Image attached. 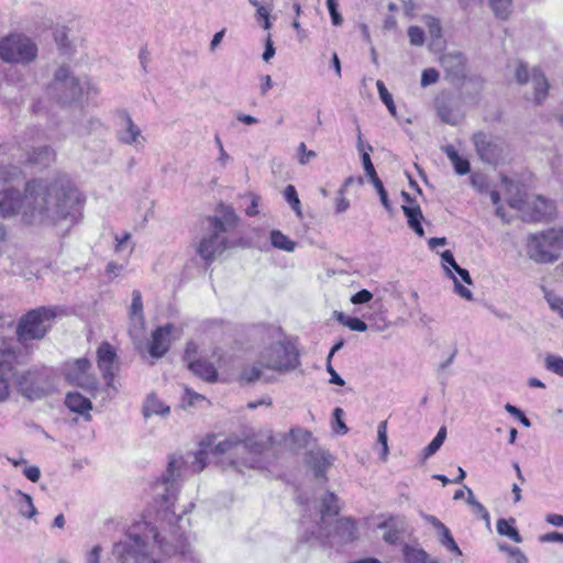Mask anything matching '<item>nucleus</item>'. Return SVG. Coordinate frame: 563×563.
I'll return each mask as SVG.
<instances>
[{"label":"nucleus","instance_id":"obj_1","mask_svg":"<svg viewBox=\"0 0 563 563\" xmlns=\"http://www.w3.org/2000/svg\"><path fill=\"white\" fill-rule=\"evenodd\" d=\"M207 451L200 449L186 456L173 454L168 459L166 470L156 482V489L162 487L164 521L168 525L162 527L164 533L148 522L137 523L120 541L112 547V558L115 563H161L154 559V548L157 547L166 556L179 554L184 559L192 560V549L188 537L177 522L183 520L175 511H169L174 505L180 482L187 474L200 473L206 464Z\"/></svg>","mask_w":563,"mask_h":563},{"label":"nucleus","instance_id":"obj_2","mask_svg":"<svg viewBox=\"0 0 563 563\" xmlns=\"http://www.w3.org/2000/svg\"><path fill=\"white\" fill-rule=\"evenodd\" d=\"M82 205L81 194L65 175L29 180L23 195L12 188L0 191V216L20 213L24 222L34 225H57L75 220Z\"/></svg>","mask_w":563,"mask_h":563},{"label":"nucleus","instance_id":"obj_3","mask_svg":"<svg viewBox=\"0 0 563 563\" xmlns=\"http://www.w3.org/2000/svg\"><path fill=\"white\" fill-rule=\"evenodd\" d=\"M320 522L317 530L312 531V536L318 539L333 538L340 543H347L357 538L356 523L351 518H342L335 521L334 529L331 531L329 526L333 518L340 514L339 498L332 492H322L317 496Z\"/></svg>","mask_w":563,"mask_h":563},{"label":"nucleus","instance_id":"obj_4","mask_svg":"<svg viewBox=\"0 0 563 563\" xmlns=\"http://www.w3.org/2000/svg\"><path fill=\"white\" fill-rule=\"evenodd\" d=\"M236 216L231 208H223L222 218L217 216L208 217L206 228L197 246V254L207 263H212L218 255H221L229 246L225 235L229 228L236 224Z\"/></svg>","mask_w":563,"mask_h":563},{"label":"nucleus","instance_id":"obj_5","mask_svg":"<svg viewBox=\"0 0 563 563\" xmlns=\"http://www.w3.org/2000/svg\"><path fill=\"white\" fill-rule=\"evenodd\" d=\"M65 314L60 306H42L27 311L16 325L19 342L27 345L33 340H42L51 330L55 319Z\"/></svg>","mask_w":563,"mask_h":563},{"label":"nucleus","instance_id":"obj_6","mask_svg":"<svg viewBox=\"0 0 563 563\" xmlns=\"http://www.w3.org/2000/svg\"><path fill=\"white\" fill-rule=\"evenodd\" d=\"M16 365V374L12 375L19 394L30 400H38L49 395L55 389L52 371L46 367H32L20 371Z\"/></svg>","mask_w":563,"mask_h":563},{"label":"nucleus","instance_id":"obj_7","mask_svg":"<svg viewBox=\"0 0 563 563\" xmlns=\"http://www.w3.org/2000/svg\"><path fill=\"white\" fill-rule=\"evenodd\" d=\"M265 448L266 444L263 442H256L252 439L242 441L230 437L214 446V453L227 454L228 463L233 467L240 465L255 467L256 460L254 456L261 454Z\"/></svg>","mask_w":563,"mask_h":563},{"label":"nucleus","instance_id":"obj_8","mask_svg":"<svg viewBox=\"0 0 563 563\" xmlns=\"http://www.w3.org/2000/svg\"><path fill=\"white\" fill-rule=\"evenodd\" d=\"M529 257L537 263H553L563 251V229H550L530 236L527 244Z\"/></svg>","mask_w":563,"mask_h":563},{"label":"nucleus","instance_id":"obj_9","mask_svg":"<svg viewBox=\"0 0 563 563\" xmlns=\"http://www.w3.org/2000/svg\"><path fill=\"white\" fill-rule=\"evenodd\" d=\"M298 355L299 354H276L277 360L272 365L264 366L262 363H257L246 366L239 375V383L241 385H250L257 380L271 382L273 376L267 375L266 371L280 373L292 371L300 364Z\"/></svg>","mask_w":563,"mask_h":563},{"label":"nucleus","instance_id":"obj_10","mask_svg":"<svg viewBox=\"0 0 563 563\" xmlns=\"http://www.w3.org/2000/svg\"><path fill=\"white\" fill-rule=\"evenodd\" d=\"M48 92L60 103H73L82 96L84 85L71 75L69 68L62 66L55 71Z\"/></svg>","mask_w":563,"mask_h":563},{"label":"nucleus","instance_id":"obj_11","mask_svg":"<svg viewBox=\"0 0 563 563\" xmlns=\"http://www.w3.org/2000/svg\"><path fill=\"white\" fill-rule=\"evenodd\" d=\"M37 54L36 45L22 34H10L0 41V58L7 63L26 64Z\"/></svg>","mask_w":563,"mask_h":563},{"label":"nucleus","instance_id":"obj_12","mask_svg":"<svg viewBox=\"0 0 563 563\" xmlns=\"http://www.w3.org/2000/svg\"><path fill=\"white\" fill-rule=\"evenodd\" d=\"M472 141L477 155L484 163L499 164L508 154V146L500 137L479 131L473 134Z\"/></svg>","mask_w":563,"mask_h":563},{"label":"nucleus","instance_id":"obj_13","mask_svg":"<svg viewBox=\"0 0 563 563\" xmlns=\"http://www.w3.org/2000/svg\"><path fill=\"white\" fill-rule=\"evenodd\" d=\"M516 81L520 85L528 82L533 87V100L537 104H541L548 96L549 82L544 74L537 67L530 71L525 62H518L515 68Z\"/></svg>","mask_w":563,"mask_h":563},{"label":"nucleus","instance_id":"obj_14","mask_svg":"<svg viewBox=\"0 0 563 563\" xmlns=\"http://www.w3.org/2000/svg\"><path fill=\"white\" fill-rule=\"evenodd\" d=\"M508 205L522 212L526 211V208H530L531 213L529 214V219L532 221L551 219L556 211L554 202L542 196H537L531 202H528L521 195H518V197L509 198Z\"/></svg>","mask_w":563,"mask_h":563},{"label":"nucleus","instance_id":"obj_15","mask_svg":"<svg viewBox=\"0 0 563 563\" xmlns=\"http://www.w3.org/2000/svg\"><path fill=\"white\" fill-rule=\"evenodd\" d=\"M27 354H0V402L7 401L11 396L10 378L16 374V365L25 363L22 360Z\"/></svg>","mask_w":563,"mask_h":563},{"label":"nucleus","instance_id":"obj_16","mask_svg":"<svg viewBox=\"0 0 563 563\" xmlns=\"http://www.w3.org/2000/svg\"><path fill=\"white\" fill-rule=\"evenodd\" d=\"M118 115L121 120V128L117 132L118 141L124 145L142 148L146 142L141 129L134 123L126 110H120Z\"/></svg>","mask_w":563,"mask_h":563},{"label":"nucleus","instance_id":"obj_17","mask_svg":"<svg viewBox=\"0 0 563 563\" xmlns=\"http://www.w3.org/2000/svg\"><path fill=\"white\" fill-rule=\"evenodd\" d=\"M90 367L91 364L86 357L76 360L66 372L67 380L86 390H96L97 380L95 376L90 374Z\"/></svg>","mask_w":563,"mask_h":563},{"label":"nucleus","instance_id":"obj_18","mask_svg":"<svg viewBox=\"0 0 563 563\" xmlns=\"http://www.w3.org/2000/svg\"><path fill=\"white\" fill-rule=\"evenodd\" d=\"M435 109L442 122L456 125L463 118L459 102L452 95L442 93L435 99Z\"/></svg>","mask_w":563,"mask_h":563},{"label":"nucleus","instance_id":"obj_19","mask_svg":"<svg viewBox=\"0 0 563 563\" xmlns=\"http://www.w3.org/2000/svg\"><path fill=\"white\" fill-rule=\"evenodd\" d=\"M440 63L450 80L460 81L466 77V58L461 52L443 54L440 58Z\"/></svg>","mask_w":563,"mask_h":563},{"label":"nucleus","instance_id":"obj_20","mask_svg":"<svg viewBox=\"0 0 563 563\" xmlns=\"http://www.w3.org/2000/svg\"><path fill=\"white\" fill-rule=\"evenodd\" d=\"M306 462L313 471L314 477L325 483V471L331 465V455L322 450H311L306 455Z\"/></svg>","mask_w":563,"mask_h":563},{"label":"nucleus","instance_id":"obj_21","mask_svg":"<svg viewBox=\"0 0 563 563\" xmlns=\"http://www.w3.org/2000/svg\"><path fill=\"white\" fill-rule=\"evenodd\" d=\"M176 328L172 323L158 327L152 334L148 352H168L170 342L176 338Z\"/></svg>","mask_w":563,"mask_h":563},{"label":"nucleus","instance_id":"obj_22","mask_svg":"<svg viewBox=\"0 0 563 563\" xmlns=\"http://www.w3.org/2000/svg\"><path fill=\"white\" fill-rule=\"evenodd\" d=\"M185 354L184 361L187 363L188 368L198 377L207 382H216L218 378V371L213 363L206 357H198L190 360Z\"/></svg>","mask_w":563,"mask_h":563},{"label":"nucleus","instance_id":"obj_23","mask_svg":"<svg viewBox=\"0 0 563 563\" xmlns=\"http://www.w3.org/2000/svg\"><path fill=\"white\" fill-rule=\"evenodd\" d=\"M55 159V152L48 145L34 147L32 152L26 151L19 157L20 163L48 166Z\"/></svg>","mask_w":563,"mask_h":563},{"label":"nucleus","instance_id":"obj_24","mask_svg":"<svg viewBox=\"0 0 563 563\" xmlns=\"http://www.w3.org/2000/svg\"><path fill=\"white\" fill-rule=\"evenodd\" d=\"M378 529L385 530L383 539L389 544L398 542L400 536L405 532V518L400 516H391L387 520L378 525Z\"/></svg>","mask_w":563,"mask_h":563},{"label":"nucleus","instance_id":"obj_25","mask_svg":"<svg viewBox=\"0 0 563 563\" xmlns=\"http://www.w3.org/2000/svg\"><path fill=\"white\" fill-rule=\"evenodd\" d=\"M129 317L132 323L131 331L139 334V332L144 329L145 318L143 313L142 294L137 289L132 291V302L129 309Z\"/></svg>","mask_w":563,"mask_h":563},{"label":"nucleus","instance_id":"obj_26","mask_svg":"<svg viewBox=\"0 0 563 563\" xmlns=\"http://www.w3.org/2000/svg\"><path fill=\"white\" fill-rule=\"evenodd\" d=\"M142 412L144 418H150L154 415L167 417L170 412V407L159 399L155 393H151L144 400Z\"/></svg>","mask_w":563,"mask_h":563},{"label":"nucleus","instance_id":"obj_27","mask_svg":"<svg viewBox=\"0 0 563 563\" xmlns=\"http://www.w3.org/2000/svg\"><path fill=\"white\" fill-rule=\"evenodd\" d=\"M402 212L407 218L408 227L419 236L424 235V230L422 227L423 214L421 208L418 203L415 206L402 205Z\"/></svg>","mask_w":563,"mask_h":563},{"label":"nucleus","instance_id":"obj_28","mask_svg":"<svg viewBox=\"0 0 563 563\" xmlns=\"http://www.w3.org/2000/svg\"><path fill=\"white\" fill-rule=\"evenodd\" d=\"M65 405L69 408L70 411L80 415L87 413V418H90L88 411L92 408L91 401L79 393H68L66 395Z\"/></svg>","mask_w":563,"mask_h":563},{"label":"nucleus","instance_id":"obj_29","mask_svg":"<svg viewBox=\"0 0 563 563\" xmlns=\"http://www.w3.org/2000/svg\"><path fill=\"white\" fill-rule=\"evenodd\" d=\"M117 354H98V367L102 372L103 378L106 379V384L108 388H113L117 390L113 385L114 373L113 366L115 362Z\"/></svg>","mask_w":563,"mask_h":563},{"label":"nucleus","instance_id":"obj_30","mask_svg":"<svg viewBox=\"0 0 563 563\" xmlns=\"http://www.w3.org/2000/svg\"><path fill=\"white\" fill-rule=\"evenodd\" d=\"M404 555L407 563H440L438 559L430 556L423 549L408 544L404 547Z\"/></svg>","mask_w":563,"mask_h":563},{"label":"nucleus","instance_id":"obj_31","mask_svg":"<svg viewBox=\"0 0 563 563\" xmlns=\"http://www.w3.org/2000/svg\"><path fill=\"white\" fill-rule=\"evenodd\" d=\"M443 152L452 163L457 175H466L470 172V162L461 157L453 145H445Z\"/></svg>","mask_w":563,"mask_h":563},{"label":"nucleus","instance_id":"obj_32","mask_svg":"<svg viewBox=\"0 0 563 563\" xmlns=\"http://www.w3.org/2000/svg\"><path fill=\"white\" fill-rule=\"evenodd\" d=\"M512 523H515L514 518H510L508 520L507 519H498L497 523H496L497 532L500 536L508 537L509 539H511L512 541H515L517 543H521L522 538H521L520 533L518 532V530L512 526Z\"/></svg>","mask_w":563,"mask_h":563},{"label":"nucleus","instance_id":"obj_33","mask_svg":"<svg viewBox=\"0 0 563 563\" xmlns=\"http://www.w3.org/2000/svg\"><path fill=\"white\" fill-rule=\"evenodd\" d=\"M271 243L275 249L294 252L296 249V242L290 240L279 230H272L269 234Z\"/></svg>","mask_w":563,"mask_h":563},{"label":"nucleus","instance_id":"obj_34","mask_svg":"<svg viewBox=\"0 0 563 563\" xmlns=\"http://www.w3.org/2000/svg\"><path fill=\"white\" fill-rule=\"evenodd\" d=\"M336 320L344 327H347L352 331L363 332L367 329L366 323L360 318L345 314L343 312H334Z\"/></svg>","mask_w":563,"mask_h":563},{"label":"nucleus","instance_id":"obj_35","mask_svg":"<svg viewBox=\"0 0 563 563\" xmlns=\"http://www.w3.org/2000/svg\"><path fill=\"white\" fill-rule=\"evenodd\" d=\"M489 7L496 18L507 20L512 10V0H489Z\"/></svg>","mask_w":563,"mask_h":563},{"label":"nucleus","instance_id":"obj_36","mask_svg":"<svg viewBox=\"0 0 563 563\" xmlns=\"http://www.w3.org/2000/svg\"><path fill=\"white\" fill-rule=\"evenodd\" d=\"M23 177L22 169L12 164L0 165V183H10Z\"/></svg>","mask_w":563,"mask_h":563},{"label":"nucleus","instance_id":"obj_37","mask_svg":"<svg viewBox=\"0 0 563 563\" xmlns=\"http://www.w3.org/2000/svg\"><path fill=\"white\" fill-rule=\"evenodd\" d=\"M284 198L290 206V208L295 211L296 216L301 219L302 218V211H301V203L297 194V190L294 185L286 186L284 190Z\"/></svg>","mask_w":563,"mask_h":563},{"label":"nucleus","instance_id":"obj_38","mask_svg":"<svg viewBox=\"0 0 563 563\" xmlns=\"http://www.w3.org/2000/svg\"><path fill=\"white\" fill-rule=\"evenodd\" d=\"M446 438L445 427H441L434 439L423 449V457L428 459L433 455L443 444Z\"/></svg>","mask_w":563,"mask_h":563},{"label":"nucleus","instance_id":"obj_39","mask_svg":"<svg viewBox=\"0 0 563 563\" xmlns=\"http://www.w3.org/2000/svg\"><path fill=\"white\" fill-rule=\"evenodd\" d=\"M289 437L292 443L300 449L306 448L312 439V434L302 428H292L289 431Z\"/></svg>","mask_w":563,"mask_h":563},{"label":"nucleus","instance_id":"obj_40","mask_svg":"<svg viewBox=\"0 0 563 563\" xmlns=\"http://www.w3.org/2000/svg\"><path fill=\"white\" fill-rule=\"evenodd\" d=\"M544 367L563 377V358L556 354H548L543 361Z\"/></svg>","mask_w":563,"mask_h":563},{"label":"nucleus","instance_id":"obj_41","mask_svg":"<svg viewBox=\"0 0 563 563\" xmlns=\"http://www.w3.org/2000/svg\"><path fill=\"white\" fill-rule=\"evenodd\" d=\"M438 534H439V541L443 547H445L449 551H451L457 555H462V551L459 548V545L456 544L455 540L453 539L448 527L444 528L442 531H440Z\"/></svg>","mask_w":563,"mask_h":563},{"label":"nucleus","instance_id":"obj_42","mask_svg":"<svg viewBox=\"0 0 563 563\" xmlns=\"http://www.w3.org/2000/svg\"><path fill=\"white\" fill-rule=\"evenodd\" d=\"M376 87H377V90H378L382 101L387 107L390 114L393 117H395L396 115V106L394 103L391 95L388 92L387 88L385 87V85L382 80H377Z\"/></svg>","mask_w":563,"mask_h":563},{"label":"nucleus","instance_id":"obj_43","mask_svg":"<svg viewBox=\"0 0 563 563\" xmlns=\"http://www.w3.org/2000/svg\"><path fill=\"white\" fill-rule=\"evenodd\" d=\"M103 126L101 120L98 118L90 117L86 119L79 126L78 133L80 135H89L101 130Z\"/></svg>","mask_w":563,"mask_h":563},{"label":"nucleus","instance_id":"obj_44","mask_svg":"<svg viewBox=\"0 0 563 563\" xmlns=\"http://www.w3.org/2000/svg\"><path fill=\"white\" fill-rule=\"evenodd\" d=\"M21 498H22V501L20 504V507H19V512L21 516L23 517H26V518H32L36 515V508L34 507L33 505V501H32V498L30 495L27 494H23L21 492H19Z\"/></svg>","mask_w":563,"mask_h":563},{"label":"nucleus","instance_id":"obj_45","mask_svg":"<svg viewBox=\"0 0 563 563\" xmlns=\"http://www.w3.org/2000/svg\"><path fill=\"white\" fill-rule=\"evenodd\" d=\"M377 442L382 445V459L385 461L388 454L387 421L379 422L377 427Z\"/></svg>","mask_w":563,"mask_h":563},{"label":"nucleus","instance_id":"obj_46","mask_svg":"<svg viewBox=\"0 0 563 563\" xmlns=\"http://www.w3.org/2000/svg\"><path fill=\"white\" fill-rule=\"evenodd\" d=\"M371 183L373 184V186L377 190V194L379 196L380 202L384 206V208L388 212L391 213L393 212V208H391V205H390L388 196H387V191L385 190L382 180L378 177H375V179L373 181H371Z\"/></svg>","mask_w":563,"mask_h":563},{"label":"nucleus","instance_id":"obj_47","mask_svg":"<svg viewBox=\"0 0 563 563\" xmlns=\"http://www.w3.org/2000/svg\"><path fill=\"white\" fill-rule=\"evenodd\" d=\"M545 299L550 308L563 319V298L553 292H548Z\"/></svg>","mask_w":563,"mask_h":563},{"label":"nucleus","instance_id":"obj_48","mask_svg":"<svg viewBox=\"0 0 563 563\" xmlns=\"http://www.w3.org/2000/svg\"><path fill=\"white\" fill-rule=\"evenodd\" d=\"M408 36L411 45L421 46L424 42V32L419 26H410L408 29Z\"/></svg>","mask_w":563,"mask_h":563},{"label":"nucleus","instance_id":"obj_49","mask_svg":"<svg viewBox=\"0 0 563 563\" xmlns=\"http://www.w3.org/2000/svg\"><path fill=\"white\" fill-rule=\"evenodd\" d=\"M439 80V71L434 68H427L421 74L420 85L428 87Z\"/></svg>","mask_w":563,"mask_h":563},{"label":"nucleus","instance_id":"obj_50","mask_svg":"<svg viewBox=\"0 0 563 563\" xmlns=\"http://www.w3.org/2000/svg\"><path fill=\"white\" fill-rule=\"evenodd\" d=\"M273 334L277 335L278 338H282L280 344H282V352L288 353V352H298L297 346L295 342L287 340L285 338V334L279 331V329H272L271 330Z\"/></svg>","mask_w":563,"mask_h":563},{"label":"nucleus","instance_id":"obj_51","mask_svg":"<svg viewBox=\"0 0 563 563\" xmlns=\"http://www.w3.org/2000/svg\"><path fill=\"white\" fill-rule=\"evenodd\" d=\"M445 269L448 271V274L453 278L454 280V290L457 295H460L462 298H465L467 300H471L473 298L472 291L463 286L451 273V271L445 266Z\"/></svg>","mask_w":563,"mask_h":563},{"label":"nucleus","instance_id":"obj_52","mask_svg":"<svg viewBox=\"0 0 563 563\" xmlns=\"http://www.w3.org/2000/svg\"><path fill=\"white\" fill-rule=\"evenodd\" d=\"M507 412L517 418L525 427L529 428L531 426L530 420L525 416V413L518 409L516 406L511 404H507L505 406Z\"/></svg>","mask_w":563,"mask_h":563},{"label":"nucleus","instance_id":"obj_53","mask_svg":"<svg viewBox=\"0 0 563 563\" xmlns=\"http://www.w3.org/2000/svg\"><path fill=\"white\" fill-rule=\"evenodd\" d=\"M361 158H362L363 167H364L366 175L369 177V180L373 181L375 179V177H378V176H377V173H376L374 165L371 161L369 153H362Z\"/></svg>","mask_w":563,"mask_h":563},{"label":"nucleus","instance_id":"obj_54","mask_svg":"<svg viewBox=\"0 0 563 563\" xmlns=\"http://www.w3.org/2000/svg\"><path fill=\"white\" fill-rule=\"evenodd\" d=\"M298 153L299 156V163L301 165H306L311 158H314L317 156L314 151H308L307 146L303 142H301L298 146Z\"/></svg>","mask_w":563,"mask_h":563},{"label":"nucleus","instance_id":"obj_55","mask_svg":"<svg viewBox=\"0 0 563 563\" xmlns=\"http://www.w3.org/2000/svg\"><path fill=\"white\" fill-rule=\"evenodd\" d=\"M327 7L331 15L332 23L340 25L342 23V16L338 12V3L335 0H327Z\"/></svg>","mask_w":563,"mask_h":563},{"label":"nucleus","instance_id":"obj_56","mask_svg":"<svg viewBox=\"0 0 563 563\" xmlns=\"http://www.w3.org/2000/svg\"><path fill=\"white\" fill-rule=\"evenodd\" d=\"M350 207V201L344 197V189L341 188L338 191V197L335 198V211L338 213H342L346 211Z\"/></svg>","mask_w":563,"mask_h":563},{"label":"nucleus","instance_id":"obj_57","mask_svg":"<svg viewBox=\"0 0 563 563\" xmlns=\"http://www.w3.org/2000/svg\"><path fill=\"white\" fill-rule=\"evenodd\" d=\"M372 298L373 294L369 290L362 289L352 296L351 301L354 305H361L368 302Z\"/></svg>","mask_w":563,"mask_h":563},{"label":"nucleus","instance_id":"obj_58","mask_svg":"<svg viewBox=\"0 0 563 563\" xmlns=\"http://www.w3.org/2000/svg\"><path fill=\"white\" fill-rule=\"evenodd\" d=\"M334 354H328V362H327V369L329 372V374L331 375V378H330V383L331 384H335V385H339V386H343L345 383L344 380L341 378V376L333 369L332 365H331V358Z\"/></svg>","mask_w":563,"mask_h":563},{"label":"nucleus","instance_id":"obj_59","mask_svg":"<svg viewBox=\"0 0 563 563\" xmlns=\"http://www.w3.org/2000/svg\"><path fill=\"white\" fill-rule=\"evenodd\" d=\"M275 55V48H274V45H273V41H272V37H271V34L267 35L266 37V41H265V51L263 53V60L264 62H269Z\"/></svg>","mask_w":563,"mask_h":563},{"label":"nucleus","instance_id":"obj_60","mask_svg":"<svg viewBox=\"0 0 563 563\" xmlns=\"http://www.w3.org/2000/svg\"><path fill=\"white\" fill-rule=\"evenodd\" d=\"M343 409L342 408H335L333 410V417L338 423V430L336 432L339 433H342V434H345L347 432V427L345 426V423L342 421V416H343Z\"/></svg>","mask_w":563,"mask_h":563},{"label":"nucleus","instance_id":"obj_61","mask_svg":"<svg viewBox=\"0 0 563 563\" xmlns=\"http://www.w3.org/2000/svg\"><path fill=\"white\" fill-rule=\"evenodd\" d=\"M272 9V0H265V3H263L261 7L256 9V16L257 20H264L266 18H269V12Z\"/></svg>","mask_w":563,"mask_h":563},{"label":"nucleus","instance_id":"obj_62","mask_svg":"<svg viewBox=\"0 0 563 563\" xmlns=\"http://www.w3.org/2000/svg\"><path fill=\"white\" fill-rule=\"evenodd\" d=\"M429 33L433 38L441 37V25L440 22L433 18L429 19L428 22Z\"/></svg>","mask_w":563,"mask_h":563},{"label":"nucleus","instance_id":"obj_63","mask_svg":"<svg viewBox=\"0 0 563 563\" xmlns=\"http://www.w3.org/2000/svg\"><path fill=\"white\" fill-rule=\"evenodd\" d=\"M23 474L27 479L36 483L40 479L41 471L37 466H29L24 468Z\"/></svg>","mask_w":563,"mask_h":563},{"label":"nucleus","instance_id":"obj_64","mask_svg":"<svg viewBox=\"0 0 563 563\" xmlns=\"http://www.w3.org/2000/svg\"><path fill=\"white\" fill-rule=\"evenodd\" d=\"M101 552L102 548L100 545H95L87 555V563H100Z\"/></svg>","mask_w":563,"mask_h":563}]
</instances>
